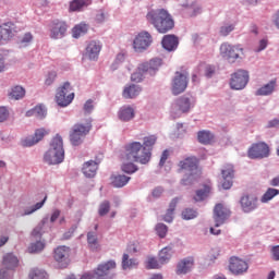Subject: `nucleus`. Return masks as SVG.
Instances as JSON below:
<instances>
[{
	"mask_svg": "<svg viewBox=\"0 0 279 279\" xmlns=\"http://www.w3.org/2000/svg\"><path fill=\"white\" fill-rule=\"evenodd\" d=\"M33 40H34V35H32V33H26L21 38L20 45L21 47H27V45H29V43H32Z\"/></svg>",
	"mask_w": 279,
	"mask_h": 279,
	"instance_id": "56",
	"label": "nucleus"
},
{
	"mask_svg": "<svg viewBox=\"0 0 279 279\" xmlns=\"http://www.w3.org/2000/svg\"><path fill=\"white\" fill-rule=\"evenodd\" d=\"M175 247V244L170 243L166 247L161 248L158 254L159 263L160 265H167L171 258H173V254L175 251L173 248Z\"/></svg>",
	"mask_w": 279,
	"mask_h": 279,
	"instance_id": "26",
	"label": "nucleus"
},
{
	"mask_svg": "<svg viewBox=\"0 0 279 279\" xmlns=\"http://www.w3.org/2000/svg\"><path fill=\"white\" fill-rule=\"evenodd\" d=\"M220 56L231 64H234L243 56V47L241 45L233 46L225 43L220 46Z\"/></svg>",
	"mask_w": 279,
	"mask_h": 279,
	"instance_id": "8",
	"label": "nucleus"
},
{
	"mask_svg": "<svg viewBox=\"0 0 279 279\" xmlns=\"http://www.w3.org/2000/svg\"><path fill=\"white\" fill-rule=\"evenodd\" d=\"M125 62V53L120 52L117 54L114 62L111 64L112 71H117L119 69V64Z\"/></svg>",
	"mask_w": 279,
	"mask_h": 279,
	"instance_id": "53",
	"label": "nucleus"
},
{
	"mask_svg": "<svg viewBox=\"0 0 279 279\" xmlns=\"http://www.w3.org/2000/svg\"><path fill=\"white\" fill-rule=\"evenodd\" d=\"M88 5H90V0H73L70 2V12H82V9Z\"/></svg>",
	"mask_w": 279,
	"mask_h": 279,
	"instance_id": "37",
	"label": "nucleus"
},
{
	"mask_svg": "<svg viewBox=\"0 0 279 279\" xmlns=\"http://www.w3.org/2000/svg\"><path fill=\"white\" fill-rule=\"evenodd\" d=\"M250 82V73L245 70H238L231 75L230 88L232 90H243Z\"/></svg>",
	"mask_w": 279,
	"mask_h": 279,
	"instance_id": "10",
	"label": "nucleus"
},
{
	"mask_svg": "<svg viewBox=\"0 0 279 279\" xmlns=\"http://www.w3.org/2000/svg\"><path fill=\"white\" fill-rule=\"evenodd\" d=\"M71 250L68 246H58L54 250V260L61 265V267H66L69 265V254Z\"/></svg>",
	"mask_w": 279,
	"mask_h": 279,
	"instance_id": "23",
	"label": "nucleus"
},
{
	"mask_svg": "<svg viewBox=\"0 0 279 279\" xmlns=\"http://www.w3.org/2000/svg\"><path fill=\"white\" fill-rule=\"evenodd\" d=\"M222 175V189L228 191V189H232V180L234 179V167L232 165H227L221 170Z\"/></svg>",
	"mask_w": 279,
	"mask_h": 279,
	"instance_id": "22",
	"label": "nucleus"
},
{
	"mask_svg": "<svg viewBox=\"0 0 279 279\" xmlns=\"http://www.w3.org/2000/svg\"><path fill=\"white\" fill-rule=\"evenodd\" d=\"M8 117H10V111H8V108L0 107V123L8 121Z\"/></svg>",
	"mask_w": 279,
	"mask_h": 279,
	"instance_id": "59",
	"label": "nucleus"
},
{
	"mask_svg": "<svg viewBox=\"0 0 279 279\" xmlns=\"http://www.w3.org/2000/svg\"><path fill=\"white\" fill-rule=\"evenodd\" d=\"M156 141L158 137L156 135H150L144 137V143L142 147H144V157H140L141 165H147L149 160H151V150L154 149V145H156Z\"/></svg>",
	"mask_w": 279,
	"mask_h": 279,
	"instance_id": "17",
	"label": "nucleus"
},
{
	"mask_svg": "<svg viewBox=\"0 0 279 279\" xmlns=\"http://www.w3.org/2000/svg\"><path fill=\"white\" fill-rule=\"evenodd\" d=\"M97 169H99V161H86L83 165V173L85 175V178H95V175H97Z\"/></svg>",
	"mask_w": 279,
	"mask_h": 279,
	"instance_id": "29",
	"label": "nucleus"
},
{
	"mask_svg": "<svg viewBox=\"0 0 279 279\" xmlns=\"http://www.w3.org/2000/svg\"><path fill=\"white\" fill-rule=\"evenodd\" d=\"M2 267L0 269V279H12V271L19 267V257L13 253L3 256Z\"/></svg>",
	"mask_w": 279,
	"mask_h": 279,
	"instance_id": "9",
	"label": "nucleus"
},
{
	"mask_svg": "<svg viewBox=\"0 0 279 279\" xmlns=\"http://www.w3.org/2000/svg\"><path fill=\"white\" fill-rule=\"evenodd\" d=\"M155 230L159 239H165V236H167V232H169V227L162 222H159L156 225Z\"/></svg>",
	"mask_w": 279,
	"mask_h": 279,
	"instance_id": "47",
	"label": "nucleus"
},
{
	"mask_svg": "<svg viewBox=\"0 0 279 279\" xmlns=\"http://www.w3.org/2000/svg\"><path fill=\"white\" fill-rule=\"evenodd\" d=\"M114 269H117V262L109 260L107 263L98 265L93 272H85L81 279H112L114 278Z\"/></svg>",
	"mask_w": 279,
	"mask_h": 279,
	"instance_id": "7",
	"label": "nucleus"
},
{
	"mask_svg": "<svg viewBox=\"0 0 279 279\" xmlns=\"http://www.w3.org/2000/svg\"><path fill=\"white\" fill-rule=\"evenodd\" d=\"M268 45H269V41L267 39H260L257 46L254 48L255 53H260V51H265Z\"/></svg>",
	"mask_w": 279,
	"mask_h": 279,
	"instance_id": "58",
	"label": "nucleus"
},
{
	"mask_svg": "<svg viewBox=\"0 0 279 279\" xmlns=\"http://www.w3.org/2000/svg\"><path fill=\"white\" fill-rule=\"evenodd\" d=\"M10 97L11 99H23L25 97V88H23L22 86H15L11 89L10 93Z\"/></svg>",
	"mask_w": 279,
	"mask_h": 279,
	"instance_id": "42",
	"label": "nucleus"
},
{
	"mask_svg": "<svg viewBox=\"0 0 279 279\" xmlns=\"http://www.w3.org/2000/svg\"><path fill=\"white\" fill-rule=\"evenodd\" d=\"M122 171L124 173H129V175H132V173H136V171H138V167L133 162L123 163Z\"/></svg>",
	"mask_w": 279,
	"mask_h": 279,
	"instance_id": "50",
	"label": "nucleus"
},
{
	"mask_svg": "<svg viewBox=\"0 0 279 279\" xmlns=\"http://www.w3.org/2000/svg\"><path fill=\"white\" fill-rule=\"evenodd\" d=\"M243 213H252L258 208V198L250 195H244L240 199Z\"/></svg>",
	"mask_w": 279,
	"mask_h": 279,
	"instance_id": "24",
	"label": "nucleus"
},
{
	"mask_svg": "<svg viewBox=\"0 0 279 279\" xmlns=\"http://www.w3.org/2000/svg\"><path fill=\"white\" fill-rule=\"evenodd\" d=\"M193 267H195V258L185 257L177 264L175 274L177 276H186L193 271Z\"/></svg>",
	"mask_w": 279,
	"mask_h": 279,
	"instance_id": "20",
	"label": "nucleus"
},
{
	"mask_svg": "<svg viewBox=\"0 0 279 279\" xmlns=\"http://www.w3.org/2000/svg\"><path fill=\"white\" fill-rule=\"evenodd\" d=\"M151 35L148 32H142L133 40V49L137 53H143L151 45Z\"/></svg>",
	"mask_w": 279,
	"mask_h": 279,
	"instance_id": "16",
	"label": "nucleus"
},
{
	"mask_svg": "<svg viewBox=\"0 0 279 279\" xmlns=\"http://www.w3.org/2000/svg\"><path fill=\"white\" fill-rule=\"evenodd\" d=\"M87 243H88L90 250H93V251L97 250V247H99V242L97 241V233L88 232L87 233Z\"/></svg>",
	"mask_w": 279,
	"mask_h": 279,
	"instance_id": "45",
	"label": "nucleus"
},
{
	"mask_svg": "<svg viewBox=\"0 0 279 279\" xmlns=\"http://www.w3.org/2000/svg\"><path fill=\"white\" fill-rule=\"evenodd\" d=\"M215 75V66L213 65H207L205 68V76H207L208 78L213 77Z\"/></svg>",
	"mask_w": 279,
	"mask_h": 279,
	"instance_id": "62",
	"label": "nucleus"
},
{
	"mask_svg": "<svg viewBox=\"0 0 279 279\" xmlns=\"http://www.w3.org/2000/svg\"><path fill=\"white\" fill-rule=\"evenodd\" d=\"M195 97L192 95H183L178 98L171 106L170 117L172 119H180L182 114H189L195 108Z\"/></svg>",
	"mask_w": 279,
	"mask_h": 279,
	"instance_id": "6",
	"label": "nucleus"
},
{
	"mask_svg": "<svg viewBox=\"0 0 279 279\" xmlns=\"http://www.w3.org/2000/svg\"><path fill=\"white\" fill-rule=\"evenodd\" d=\"M177 134L179 138H182V136L186 134V126H184V123H177Z\"/></svg>",
	"mask_w": 279,
	"mask_h": 279,
	"instance_id": "60",
	"label": "nucleus"
},
{
	"mask_svg": "<svg viewBox=\"0 0 279 279\" xmlns=\"http://www.w3.org/2000/svg\"><path fill=\"white\" fill-rule=\"evenodd\" d=\"M61 93L56 94V102L61 108H66V106H71L73 99H75V94H69L68 96Z\"/></svg>",
	"mask_w": 279,
	"mask_h": 279,
	"instance_id": "32",
	"label": "nucleus"
},
{
	"mask_svg": "<svg viewBox=\"0 0 279 279\" xmlns=\"http://www.w3.org/2000/svg\"><path fill=\"white\" fill-rule=\"evenodd\" d=\"M68 29L69 26L66 22L54 20L50 24V38H52V40H60L66 36Z\"/></svg>",
	"mask_w": 279,
	"mask_h": 279,
	"instance_id": "15",
	"label": "nucleus"
},
{
	"mask_svg": "<svg viewBox=\"0 0 279 279\" xmlns=\"http://www.w3.org/2000/svg\"><path fill=\"white\" fill-rule=\"evenodd\" d=\"M93 130V119L87 118L84 122H77L72 126L70 132V141L74 147H77L84 143V140Z\"/></svg>",
	"mask_w": 279,
	"mask_h": 279,
	"instance_id": "5",
	"label": "nucleus"
},
{
	"mask_svg": "<svg viewBox=\"0 0 279 279\" xmlns=\"http://www.w3.org/2000/svg\"><path fill=\"white\" fill-rule=\"evenodd\" d=\"M189 86V73L186 72H175L172 78L171 89L172 95H182Z\"/></svg>",
	"mask_w": 279,
	"mask_h": 279,
	"instance_id": "11",
	"label": "nucleus"
},
{
	"mask_svg": "<svg viewBox=\"0 0 279 279\" xmlns=\"http://www.w3.org/2000/svg\"><path fill=\"white\" fill-rule=\"evenodd\" d=\"M208 193H210V186L205 185L203 190L196 192V196L194 197L195 202H204V199L208 197Z\"/></svg>",
	"mask_w": 279,
	"mask_h": 279,
	"instance_id": "46",
	"label": "nucleus"
},
{
	"mask_svg": "<svg viewBox=\"0 0 279 279\" xmlns=\"http://www.w3.org/2000/svg\"><path fill=\"white\" fill-rule=\"evenodd\" d=\"M199 161L196 157H187L179 162V173L183 174L181 179L182 186H191L199 178Z\"/></svg>",
	"mask_w": 279,
	"mask_h": 279,
	"instance_id": "2",
	"label": "nucleus"
},
{
	"mask_svg": "<svg viewBox=\"0 0 279 279\" xmlns=\"http://www.w3.org/2000/svg\"><path fill=\"white\" fill-rule=\"evenodd\" d=\"M251 160H263V158H269V146L265 142L253 144L247 151Z\"/></svg>",
	"mask_w": 279,
	"mask_h": 279,
	"instance_id": "13",
	"label": "nucleus"
},
{
	"mask_svg": "<svg viewBox=\"0 0 279 279\" xmlns=\"http://www.w3.org/2000/svg\"><path fill=\"white\" fill-rule=\"evenodd\" d=\"M146 267L147 269H160V262L156 257H148Z\"/></svg>",
	"mask_w": 279,
	"mask_h": 279,
	"instance_id": "54",
	"label": "nucleus"
},
{
	"mask_svg": "<svg viewBox=\"0 0 279 279\" xmlns=\"http://www.w3.org/2000/svg\"><path fill=\"white\" fill-rule=\"evenodd\" d=\"M83 110L85 112V114H90L93 113V110H95V101L93 99H88L84 106H83Z\"/></svg>",
	"mask_w": 279,
	"mask_h": 279,
	"instance_id": "57",
	"label": "nucleus"
},
{
	"mask_svg": "<svg viewBox=\"0 0 279 279\" xmlns=\"http://www.w3.org/2000/svg\"><path fill=\"white\" fill-rule=\"evenodd\" d=\"M71 83L65 82L61 87L57 89V93H61V95H65L69 97V95H75V93H72Z\"/></svg>",
	"mask_w": 279,
	"mask_h": 279,
	"instance_id": "51",
	"label": "nucleus"
},
{
	"mask_svg": "<svg viewBox=\"0 0 279 279\" xmlns=\"http://www.w3.org/2000/svg\"><path fill=\"white\" fill-rule=\"evenodd\" d=\"M142 90L140 85L131 84L124 87L122 95L124 99H134L141 95Z\"/></svg>",
	"mask_w": 279,
	"mask_h": 279,
	"instance_id": "30",
	"label": "nucleus"
},
{
	"mask_svg": "<svg viewBox=\"0 0 279 279\" xmlns=\"http://www.w3.org/2000/svg\"><path fill=\"white\" fill-rule=\"evenodd\" d=\"M45 202H47V196H45L41 202L36 203L34 206L24 209V213H20L19 217H27L28 215H34L36 210H40V208L45 206Z\"/></svg>",
	"mask_w": 279,
	"mask_h": 279,
	"instance_id": "38",
	"label": "nucleus"
},
{
	"mask_svg": "<svg viewBox=\"0 0 279 279\" xmlns=\"http://www.w3.org/2000/svg\"><path fill=\"white\" fill-rule=\"evenodd\" d=\"M46 165H62L64 162V142L62 136L57 134L50 142V148L44 155Z\"/></svg>",
	"mask_w": 279,
	"mask_h": 279,
	"instance_id": "3",
	"label": "nucleus"
},
{
	"mask_svg": "<svg viewBox=\"0 0 279 279\" xmlns=\"http://www.w3.org/2000/svg\"><path fill=\"white\" fill-rule=\"evenodd\" d=\"M146 21L157 29L159 34H167L175 27L173 16L165 9H151L146 14Z\"/></svg>",
	"mask_w": 279,
	"mask_h": 279,
	"instance_id": "1",
	"label": "nucleus"
},
{
	"mask_svg": "<svg viewBox=\"0 0 279 279\" xmlns=\"http://www.w3.org/2000/svg\"><path fill=\"white\" fill-rule=\"evenodd\" d=\"M162 66V59L155 58L148 62H144L137 66V71L131 75L132 82L141 84L145 77H154Z\"/></svg>",
	"mask_w": 279,
	"mask_h": 279,
	"instance_id": "4",
	"label": "nucleus"
},
{
	"mask_svg": "<svg viewBox=\"0 0 279 279\" xmlns=\"http://www.w3.org/2000/svg\"><path fill=\"white\" fill-rule=\"evenodd\" d=\"M219 32L220 36H229L231 32H234V24H225Z\"/></svg>",
	"mask_w": 279,
	"mask_h": 279,
	"instance_id": "55",
	"label": "nucleus"
},
{
	"mask_svg": "<svg viewBox=\"0 0 279 279\" xmlns=\"http://www.w3.org/2000/svg\"><path fill=\"white\" fill-rule=\"evenodd\" d=\"M126 160L131 162H140V158H145V147L141 142H133L125 147Z\"/></svg>",
	"mask_w": 279,
	"mask_h": 279,
	"instance_id": "12",
	"label": "nucleus"
},
{
	"mask_svg": "<svg viewBox=\"0 0 279 279\" xmlns=\"http://www.w3.org/2000/svg\"><path fill=\"white\" fill-rule=\"evenodd\" d=\"M161 45L166 51H175V49H178V45H180V41L175 35H165Z\"/></svg>",
	"mask_w": 279,
	"mask_h": 279,
	"instance_id": "28",
	"label": "nucleus"
},
{
	"mask_svg": "<svg viewBox=\"0 0 279 279\" xmlns=\"http://www.w3.org/2000/svg\"><path fill=\"white\" fill-rule=\"evenodd\" d=\"M56 82V72H50L45 81L46 86H51Z\"/></svg>",
	"mask_w": 279,
	"mask_h": 279,
	"instance_id": "61",
	"label": "nucleus"
},
{
	"mask_svg": "<svg viewBox=\"0 0 279 279\" xmlns=\"http://www.w3.org/2000/svg\"><path fill=\"white\" fill-rule=\"evenodd\" d=\"M163 221H166L167 223H171V221H173V211L168 209L166 215L163 216Z\"/></svg>",
	"mask_w": 279,
	"mask_h": 279,
	"instance_id": "63",
	"label": "nucleus"
},
{
	"mask_svg": "<svg viewBox=\"0 0 279 279\" xmlns=\"http://www.w3.org/2000/svg\"><path fill=\"white\" fill-rule=\"evenodd\" d=\"M46 223H49V216H46L41 222L33 230V236H36L37 239L43 236V226H46Z\"/></svg>",
	"mask_w": 279,
	"mask_h": 279,
	"instance_id": "48",
	"label": "nucleus"
},
{
	"mask_svg": "<svg viewBox=\"0 0 279 279\" xmlns=\"http://www.w3.org/2000/svg\"><path fill=\"white\" fill-rule=\"evenodd\" d=\"M215 138V135L210 131H199L197 133V141L202 145H210Z\"/></svg>",
	"mask_w": 279,
	"mask_h": 279,
	"instance_id": "36",
	"label": "nucleus"
},
{
	"mask_svg": "<svg viewBox=\"0 0 279 279\" xmlns=\"http://www.w3.org/2000/svg\"><path fill=\"white\" fill-rule=\"evenodd\" d=\"M197 217V211L192 208H186L182 211V219L185 221H191V219H195Z\"/></svg>",
	"mask_w": 279,
	"mask_h": 279,
	"instance_id": "49",
	"label": "nucleus"
},
{
	"mask_svg": "<svg viewBox=\"0 0 279 279\" xmlns=\"http://www.w3.org/2000/svg\"><path fill=\"white\" fill-rule=\"evenodd\" d=\"M100 52H101V43L90 41L86 47L84 58H87V60H97L99 58Z\"/></svg>",
	"mask_w": 279,
	"mask_h": 279,
	"instance_id": "25",
	"label": "nucleus"
},
{
	"mask_svg": "<svg viewBox=\"0 0 279 279\" xmlns=\"http://www.w3.org/2000/svg\"><path fill=\"white\" fill-rule=\"evenodd\" d=\"M130 180H132V178L124 174H118L112 177L111 183L114 189H123V186H125Z\"/></svg>",
	"mask_w": 279,
	"mask_h": 279,
	"instance_id": "34",
	"label": "nucleus"
},
{
	"mask_svg": "<svg viewBox=\"0 0 279 279\" xmlns=\"http://www.w3.org/2000/svg\"><path fill=\"white\" fill-rule=\"evenodd\" d=\"M271 254L274 260H279V245L271 247Z\"/></svg>",
	"mask_w": 279,
	"mask_h": 279,
	"instance_id": "64",
	"label": "nucleus"
},
{
	"mask_svg": "<svg viewBox=\"0 0 279 279\" xmlns=\"http://www.w3.org/2000/svg\"><path fill=\"white\" fill-rule=\"evenodd\" d=\"M274 90H276V81H270L258 88L255 92V95L257 97H269V95H274Z\"/></svg>",
	"mask_w": 279,
	"mask_h": 279,
	"instance_id": "31",
	"label": "nucleus"
},
{
	"mask_svg": "<svg viewBox=\"0 0 279 279\" xmlns=\"http://www.w3.org/2000/svg\"><path fill=\"white\" fill-rule=\"evenodd\" d=\"M229 269L234 276H243L250 269V265L239 257H231Z\"/></svg>",
	"mask_w": 279,
	"mask_h": 279,
	"instance_id": "18",
	"label": "nucleus"
},
{
	"mask_svg": "<svg viewBox=\"0 0 279 279\" xmlns=\"http://www.w3.org/2000/svg\"><path fill=\"white\" fill-rule=\"evenodd\" d=\"M138 265V259L130 258V255L124 253L122 256V269H134Z\"/></svg>",
	"mask_w": 279,
	"mask_h": 279,
	"instance_id": "40",
	"label": "nucleus"
},
{
	"mask_svg": "<svg viewBox=\"0 0 279 279\" xmlns=\"http://www.w3.org/2000/svg\"><path fill=\"white\" fill-rule=\"evenodd\" d=\"M28 278L29 279H49V275L44 269L33 268L29 271Z\"/></svg>",
	"mask_w": 279,
	"mask_h": 279,
	"instance_id": "41",
	"label": "nucleus"
},
{
	"mask_svg": "<svg viewBox=\"0 0 279 279\" xmlns=\"http://www.w3.org/2000/svg\"><path fill=\"white\" fill-rule=\"evenodd\" d=\"M279 195V190L269 187L267 191L264 193V195L260 197L262 204H269L274 197H278Z\"/></svg>",
	"mask_w": 279,
	"mask_h": 279,
	"instance_id": "39",
	"label": "nucleus"
},
{
	"mask_svg": "<svg viewBox=\"0 0 279 279\" xmlns=\"http://www.w3.org/2000/svg\"><path fill=\"white\" fill-rule=\"evenodd\" d=\"M16 36V24L5 22L0 24V46L8 45Z\"/></svg>",
	"mask_w": 279,
	"mask_h": 279,
	"instance_id": "14",
	"label": "nucleus"
},
{
	"mask_svg": "<svg viewBox=\"0 0 279 279\" xmlns=\"http://www.w3.org/2000/svg\"><path fill=\"white\" fill-rule=\"evenodd\" d=\"M73 38H80V36H84L88 32V25L78 24L73 28Z\"/></svg>",
	"mask_w": 279,
	"mask_h": 279,
	"instance_id": "44",
	"label": "nucleus"
},
{
	"mask_svg": "<svg viewBox=\"0 0 279 279\" xmlns=\"http://www.w3.org/2000/svg\"><path fill=\"white\" fill-rule=\"evenodd\" d=\"M134 117H136V111L130 105L122 106L118 111V119L124 123L132 121Z\"/></svg>",
	"mask_w": 279,
	"mask_h": 279,
	"instance_id": "27",
	"label": "nucleus"
},
{
	"mask_svg": "<svg viewBox=\"0 0 279 279\" xmlns=\"http://www.w3.org/2000/svg\"><path fill=\"white\" fill-rule=\"evenodd\" d=\"M45 250V242L44 241H36L31 243L28 246L29 254H38V252H43Z\"/></svg>",
	"mask_w": 279,
	"mask_h": 279,
	"instance_id": "43",
	"label": "nucleus"
},
{
	"mask_svg": "<svg viewBox=\"0 0 279 279\" xmlns=\"http://www.w3.org/2000/svg\"><path fill=\"white\" fill-rule=\"evenodd\" d=\"M230 217V209L223 207L222 204H217L214 208V221L216 228H219L226 223V219Z\"/></svg>",
	"mask_w": 279,
	"mask_h": 279,
	"instance_id": "19",
	"label": "nucleus"
},
{
	"mask_svg": "<svg viewBox=\"0 0 279 279\" xmlns=\"http://www.w3.org/2000/svg\"><path fill=\"white\" fill-rule=\"evenodd\" d=\"M185 9V12L189 16H197L202 14V5L197 2L186 3L182 5Z\"/></svg>",
	"mask_w": 279,
	"mask_h": 279,
	"instance_id": "35",
	"label": "nucleus"
},
{
	"mask_svg": "<svg viewBox=\"0 0 279 279\" xmlns=\"http://www.w3.org/2000/svg\"><path fill=\"white\" fill-rule=\"evenodd\" d=\"M26 117H36V119H45V117H47V108H45V106L43 105L36 106L26 112Z\"/></svg>",
	"mask_w": 279,
	"mask_h": 279,
	"instance_id": "33",
	"label": "nucleus"
},
{
	"mask_svg": "<svg viewBox=\"0 0 279 279\" xmlns=\"http://www.w3.org/2000/svg\"><path fill=\"white\" fill-rule=\"evenodd\" d=\"M47 134H49V130L41 128V129H37L35 131V134L32 136L26 137L23 141V145L24 147H34V145H37V143H40V141L43 138H45V136H47Z\"/></svg>",
	"mask_w": 279,
	"mask_h": 279,
	"instance_id": "21",
	"label": "nucleus"
},
{
	"mask_svg": "<svg viewBox=\"0 0 279 279\" xmlns=\"http://www.w3.org/2000/svg\"><path fill=\"white\" fill-rule=\"evenodd\" d=\"M110 213V202L104 201L98 208V214L100 217H106V214Z\"/></svg>",
	"mask_w": 279,
	"mask_h": 279,
	"instance_id": "52",
	"label": "nucleus"
}]
</instances>
